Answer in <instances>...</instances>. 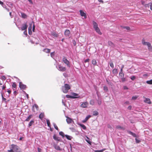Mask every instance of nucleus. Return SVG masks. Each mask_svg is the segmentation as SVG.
<instances>
[{"label":"nucleus","mask_w":152,"mask_h":152,"mask_svg":"<svg viewBox=\"0 0 152 152\" xmlns=\"http://www.w3.org/2000/svg\"><path fill=\"white\" fill-rule=\"evenodd\" d=\"M56 67L59 71H61L64 72L66 70V68L65 67H63L60 65L56 66Z\"/></svg>","instance_id":"3"},{"label":"nucleus","mask_w":152,"mask_h":152,"mask_svg":"<svg viewBox=\"0 0 152 152\" xmlns=\"http://www.w3.org/2000/svg\"><path fill=\"white\" fill-rule=\"evenodd\" d=\"M130 78L132 80H134L136 79V77L135 76H132L130 77Z\"/></svg>","instance_id":"47"},{"label":"nucleus","mask_w":152,"mask_h":152,"mask_svg":"<svg viewBox=\"0 0 152 152\" xmlns=\"http://www.w3.org/2000/svg\"><path fill=\"white\" fill-rule=\"evenodd\" d=\"M34 123V121L33 120H31L30 121V122L29 123L28 126V127H30L31 126L32 124Z\"/></svg>","instance_id":"34"},{"label":"nucleus","mask_w":152,"mask_h":152,"mask_svg":"<svg viewBox=\"0 0 152 152\" xmlns=\"http://www.w3.org/2000/svg\"><path fill=\"white\" fill-rule=\"evenodd\" d=\"M33 107L36 108L37 109L38 108V106L36 104H34L33 106Z\"/></svg>","instance_id":"56"},{"label":"nucleus","mask_w":152,"mask_h":152,"mask_svg":"<svg viewBox=\"0 0 152 152\" xmlns=\"http://www.w3.org/2000/svg\"><path fill=\"white\" fill-rule=\"evenodd\" d=\"M53 147L57 151H61L62 149L61 148L60 146L57 144H55L53 145Z\"/></svg>","instance_id":"9"},{"label":"nucleus","mask_w":152,"mask_h":152,"mask_svg":"<svg viewBox=\"0 0 152 152\" xmlns=\"http://www.w3.org/2000/svg\"><path fill=\"white\" fill-rule=\"evenodd\" d=\"M150 9L152 11V3H150Z\"/></svg>","instance_id":"61"},{"label":"nucleus","mask_w":152,"mask_h":152,"mask_svg":"<svg viewBox=\"0 0 152 152\" xmlns=\"http://www.w3.org/2000/svg\"><path fill=\"white\" fill-rule=\"evenodd\" d=\"M144 102L149 104H151V101L150 99L148 98H146L144 100Z\"/></svg>","instance_id":"15"},{"label":"nucleus","mask_w":152,"mask_h":152,"mask_svg":"<svg viewBox=\"0 0 152 152\" xmlns=\"http://www.w3.org/2000/svg\"><path fill=\"white\" fill-rule=\"evenodd\" d=\"M103 89L105 92H107L108 91V88L106 86H104Z\"/></svg>","instance_id":"33"},{"label":"nucleus","mask_w":152,"mask_h":152,"mask_svg":"<svg viewBox=\"0 0 152 152\" xmlns=\"http://www.w3.org/2000/svg\"><path fill=\"white\" fill-rule=\"evenodd\" d=\"M62 61L65 64L67 65V66L70 67L69 62L65 57H64L63 58Z\"/></svg>","instance_id":"5"},{"label":"nucleus","mask_w":152,"mask_h":152,"mask_svg":"<svg viewBox=\"0 0 152 152\" xmlns=\"http://www.w3.org/2000/svg\"><path fill=\"white\" fill-rule=\"evenodd\" d=\"M11 148L13 149L14 152H20L18 146L16 145L12 144L11 145Z\"/></svg>","instance_id":"2"},{"label":"nucleus","mask_w":152,"mask_h":152,"mask_svg":"<svg viewBox=\"0 0 152 152\" xmlns=\"http://www.w3.org/2000/svg\"><path fill=\"white\" fill-rule=\"evenodd\" d=\"M70 86L67 84H65L64 86L62 87V91L64 93H67L68 90L70 89Z\"/></svg>","instance_id":"1"},{"label":"nucleus","mask_w":152,"mask_h":152,"mask_svg":"<svg viewBox=\"0 0 152 152\" xmlns=\"http://www.w3.org/2000/svg\"><path fill=\"white\" fill-rule=\"evenodd\" d=\"M110 65L111 67H112V68H113L114 65H113V63L112 62H110Z\"/></svg>","instance_id":"50"},{"label":"nucleus","mask_w":152,"mask_h":152,"mask_svg":"<svg viewBox=\"0 0 152 152\" xmlns=\"http://www.w3.org/2000/svg\"><path fill=\"white\" fill-rule=\"evenodd\" d=\"M53 139L56 141H60L61 140L60 138L59 137H57L55 134H54L53 136Z\"/></svg>","instance_id":"16"},{"label":"nucleus","mask_w":152,"mask_h":152,"mask_svg":"<svg viewBox=\"0 0 152 152\" xmlns=\"http://www.w3.org/2000/svg\"><path fill=\"white\" fill-rule=\"evenodd\" d=\"M59 135L62 136L63 138L64 137V136H65V135H64V133L62 132H59Z\"/></svg>","instance_id":"38"},{"label":"nucleus","mask_w":152,"mask_h":152,"mask_svg":"<svg viewBox=\"0 0 152 152\" xmlns=\"http://www.w3.org/2000/svg\"><path fill=\"white\" fill-rule=\"evenodd\" d=\"M116 128L121 130H124L125 129V128L123 126H121L119 125H118L116 126Z\"/></svg>","instance_id":"14"},{"label":"nucleus","mask_w":152,"mask_h":152,"mask_svg":"<svg viewBox=\"0 0 152 152\" xmlns=\"http://www.w3.org/2000/svg\"><path fill=\"white\" fill-rule=\"evenodd\" d=\"M53 125L54 126V128L57 130H58V129L56 125V124L55 123H53Z\"/></svg>","instance_id":"46"},{"label":"nucleus","mask_w":152,"mask_h":152,"mask_svg":"<svg viewBox=\"0 0 152 152\" xmlns=\"http://www.w3.org/2000/svg\"><path fill=\"white\" fill-rule=\"evenodd\" d=\"M32 23H33V28H32V31H33V32H34L35 30V26L34 24V22L33 21Z\"/></svg>","instance_id":"48"},{"label":"nucleus","mask_w":152,"mask_h":152,"mask_svg":"<svg viewBox=\"0 0 152 152\" xmlns=\"http://www.w3.org/2000/svg\"><path fill=\"white\" fill-rule=\"evenodd\" d=\"M87 139H86V141L89 144L91 145V142L89 140L90 139L88 137H87Z\"/></svg>","instance_id":"39"},{"label":"nucleus","mask_w":152,"mask_h":152,"mask_svg":"<svg viewBox=\"0 0 152 152\" xmlns=\"http://www.w3.org/2000/svg\"><path fill=\"white\" fill-rule=\"evenodd\" d=\"M21 16L22 18H26L27 17V15L25 13L23 12H21Z\"/></svg>","instance_id":"26"},{"label":"nucleus","mask_w":152,"mask_h":152,"mask_svg":"<svg viewBox=\"0 0 152 152\" xmlns=\"http://www.w3.org/2000/svg\"><path fill=\"white\" fill-rule=\"evenodd\" d=\"M27 28V25L26 23L23 25V26L21 27V30L23 31L26 29Z\"/></svg>","instance_id":"23"},{"label":"nucleus","mask_w":152,"mask_h":152,"mask_svg":"<svg viewBox=\"0 0 152 152\" xmlns=\"http://www.w3.org/2000/svg\"><path fill=\"white\" fill-rule=\"evenodd\" d=\"M28 34L30 35H31L32 33L31 31H28Z\"/></svg>","instance_id":"63"},{"label":"nucleus","mask_w":152,"mask_h":152,"mask_svg":"<svg viewBox=\"0 0 152 152\" xmlns=\"http://www.w3.org/2000/svg\"><path fill=\"white\" fill-rule=\"evenodd\" d=\"M32 27L31 26H29L28 28V31H31Z\"/></svg>","instance_id":"59"},{"label":"nucleus","mask_w":152,"mask_h":152,"mask_svg":"<svg viewBox=\"0 0 152 152\" xmlns=\"http://www.w3.org/2000/svg\"><path fill=\"white\" fill-rule=\"evenodd\" d=\"M37 150L38 152H41V149L39 148H37Z\"/></svg>","instance_id":"62"},{"label":"nucleus","mask_w":152,"mask_h":152,"mask_svg":"<svg viewBox=\"0 0 152 152\" xmlns=\"http://www.w3.org/2000/svg\"><path fill=\"white\" fill-rule=\"evenodd\" d=\"M108 44L109 46H110L113 47H114V44L111 41H108Z\"/></svg>","instance_id":"27"},{"label":"nucleus","mask_w":152,"mask_h":152,"mask_svg":"<svg viewBox=\"0 0 152 152\" xmlns=\"http://www.w3.org/2000/svg\"><path fill=\"white\" fill-rule=\"evenodd\" d=\"M105 150V149H103L102 150H95V152H103Z\"/></svg>","instance_id":"44"},{"label":"nucleus","mask_w":152,"mask_h":152,"mask_svg":"<svg viewBox=\"0 0 152 152\" xmlns=\"http://www.w3.org/2000/svg\"><path fill=\"white\" fill-rule=\"evenodd\" d=\"M72 98H80V96H79L78 94L75 93H73L72 94Z\"/></svg>","instance_id":"11"},{"label":"nucleus","mask_w":152,"mask_h":152,"mask_svg":"<svg viewBox=\"0 0 152 152\" xmlns=\"http://www.w3.org/2000/svg\"><path fill=\"white\" fill-rule=\"evenodd\" d=\"M93 24L94 29L98 27L97 23L94 21H93Z\"/></svg>","instance_id":"19"},{"label":"nucleus","mask_w":152,"mask_h":152,"mask_svg":"<svg viewBox=\"0 0 152 152\" xmlns=\"http://www.w3.org/2000/svg\"><path fill=\"white\" fill-rule=\"evenodd\" d=\"M70 31L68 29H66L64 32V34L66 37H68L70 35Z\"/></svg>","instance_id":"13"},{"label":"nucleus","mask_w":152,"mask_h":152,"mask_svg":"<svg viewBox=\"0 0 152 152\" xmlns=\"http://www.w3.org/2000/svg\"><path fill=\"white\" fill-rule=\"evenodd\" d=\"M97 103L99 105H100L102 103V101L101 99H98L97 100Z\"/></svg>","instance_id":"42"},{"label":"nucleus","mask_w":152,"mask_h":152,"mask_svg":"<svg viewBox=\"0 0 152 152\" xmlns=\"http://www.w3.org/2000/svg\"><path fill=\"white\" fill-rule=\"evenodd\" d=\"M1 96L2 98V100L3 101L7 103V102H9V100H8L7 101H6V99L5 98H4L3 96V94H1Z\"/></svg>","instance_id":"30"},{"label":"nucleus","mask_w":152,"mask_h":152,"mask_svg":"<svg viewBox=\"0 0 152 152\" xmlns=\"http://www.w3.org/2000/svg\"><path fill=\"white\" fill-rule=\"evenodd\" d=\"M94 30L99 34L101 35L102 34V33L101 32L100 30L99 27L94 29Z\"/></svg>","instance_id":"17"},{"label":"nucleus","mask_w":152,"mask_h":152,"mask_svg":"<svg viewBox=\"0 0 152 152\" xmlns=\"http://www.w3.org/2000/svg\"><path fill=\"white\" fill-rule=\"evenodd\" d=\"M42 51L45 53H50V50L48 48H45Z\"/></svg>","instance_id":"22"},{"label":"nucleus","mask_w":152,"mask_h":152,"mask_svg":"<svg viewBox=\"0 0 152 152\" xmlns=\"http://www.w3.org/2000/svg\"><path fill=\"white\" fill-rule=\"evenodd\" d=\"M127 132L129 134L132 135L133 137H137V135L135 133H134L129 130H127Z\"/></svg>","instance_id":"12"},{"label":"nucleus","mask_w":152,"mask_h":152,"mask_svg":"<svg viewBox=\"0 0 152 152\" xmlns=\"http://www.w3.org/2000/svg\"><path fill=\"white\" fill-rule=\"evenodd\" d=\"M124 89L125 90H127L128 89V88L126 86H124Z\"/></svg>","instance_id":"60"},{"label":"nucleus","mask_w":152,"mask_h":152,"mask_svg":"<svg viewBox=\"0 0 152 152\" xmlns=\"http://www.w3.org/2000/svg\"><path fill=\"white\" fill-rule=\"evenodd\" d=\"M51 34L52 36L55 37H58V34L55 32H52Z\"/></svg>","instance_id":"21"},{"label":"nucleus","mask_w":152,"mask_h":152,"mask_svg":"<svg viewBox=\"0 0 152 152\" xmlns=\"http://www.w3.org/2000/svg\"><path fill=\"white\" fill-rule=\"evenodd\" d=\"M32 116V115H29L28 117L25 120V121H29L30 119L31 118Z\"/></svg>","instance_id":"32"},{"label":"nucleus","mask_w":152,"mask_h":152,"mask_svg":"<svg viewBox=\"0 0 152 152\" xmlns=\"http://www.w3.org/2000/svg\"><path fill=\"white\" fill-rule=\"evenodd\" d=\"M90 104L92 105H94V100L92 99L90 101Z\"/></svg>","instance_id":"41"},{"label":"nucleus","mask_w":152,"mask_h":152,"mask_svg":"<svg viewBox=\"0 0 152 152\" xmlns=\"http://www.w3.org/2000/svg\"><path fill=\"white\" fill-rule=\"evenodd\" d=\"M80 12L81 16L82 17H84V18L86 19L87 18L86 13L84 12L82 10H80Z\"/></svg>","instance_id":"10"},{"label":"nucleus","mask_w":152,"mask_h":152,"mask_svg":"<svg viewBox=\"0 0 152 152\" xmlns=\"http://www.w3.org/2000/svg\"><path fill=\"white\" fill-rule=\"evenodd\" d=\"M46 122L48 126L49 127H50L51 125L49 120L48 119H47Z\"/></svg>","instance_id":"31"},{"label":"nucleus","mask_w":152,"mask_h":152,"mask_svg":"<svg viewBox=\"0 0 152 152\" xmlns=\"http://www.w3.org/2000/svg\"><path fill=\"white\" fill-rule=\"evenodd\" d=\"M8 152H14V151H13V149H12L11 148V149L10 150H8Z\"/></svg>","instance_id":"58"},{"label":"nucleus","mask_w":152,"mask_h":152,"mask_svg":"<svg viewBox=\"0 0 152 152\" xmlns=\"http://www.w3.org/2000/svg\"><path fill=\"white\" fill-rule=\"evenodd\" d=\"M150 3H148V4H146L145 5V7H150Z\"/></svg>","instance_id":"54"},{"label":"nucleus","mask_w":152,"mask_h":152,"mask_svg":"<svg viewBox=\"0 0 152 152\" xmlns=\"http://www.w3.org/2000/svg\"><path fill=\"white\" fill-rule=\"evenodd\" d=\"M128 109L129 110H131L132 109V106H129L128 107Z\"/></svg>","instance_id":"64"},{"label":"nucleus","mask_w":152,"mask_h":152,"mask_svg":"<svg viewBox=\"0 0 152 152\" xmlns=\"http://www.w3.org/2000/svg\"><path fill=\"white\" fill-rule=\"evenodd\" d=\"M66 117L67 118L66 120L68 124H70L72 122H74L73 121L71 118L68 116H66Z\"/></svg>","instance_id":"8"},{"label":"nucleus","mask_w":152,"mask_h":152,"mask_svg":"<svg viewBox=\"0 0 152 152\" xmlns=\"http://www.w3.org/2000/svg\"><path fill=\"white\" fill-rule=\"evenodd\" d=\"M123 28L126 29L127 30H129L130 29V28L128 26H123Z\"/></svg>","instance_id":"49"},{"label":"nucleus","mask_w":152,"mask_h":152,"mask_svg":"<svg viewBox=\"0 0 152 152\" xmlns=\"http://www.w3.org/2000/svg\"><path fill=\"white\" fill-rule=\"evenodd\" d=\"M99 114V113L98 112L96 111H94L93 112V115L94 116H96L98 115Z\"/></svg>","instance_id":"36"},{"label":"nucleus","mask_w":152,"mask_h":152,"mask_svg":"<svg viewBox=\"0 0 152 152\" xmlns=\"http://www.w3.org/2000/svg\"><path fill=\"white\" fill-rule=\"evenodd\" d=\"M1 79L2 80H6V77H5V76H3L2 77H1Z\"/></svg>","instance_id":"55"},{"label":"nucleus","mask_w":152,"mask_h":152,"mask_svg":"<svg viewBox=\"0 0 152 152\" xmlns=\"http://www.w3.org/2000/svg\"><path fill=\"white\" fill-rule=\"evenodd\" d=\"M44 116V113H41L39 116V118L40 119H42L43 118Z\"/></svg>","instance_id":"35"},{"label":"nucleus","mask_w":152,"mask_h":152,"mask_svg":"<svg viewBox=\"0 0 152 152\" xmlns=\"http://www.w3.org/2000/svg\"><path fill=\"white\" fill-rule=\"evenodd\" d=\"M92 64L94 65V66H96L97 65V62L96 61V60L95 59H93L92 60Z\"/></svg>","instance_id":"24"},{"label":"nucleus","mask_w":152,"mask_h":152,"mask_svg":"<svg viewBox=\"0 0 152 152\" xmlns=\"http://www.w3.org/2000/svg\"><path fill=\"white\" fill-rule=\"evenodd\" d=\"M89 61V58H87L85 60L84 62L85 63L88 62Z\"/></svg>","instance_id":"57"},{"label":"nucleus","mask_w":152,"mask_h":152,"mask_svg":"<svg viewBox=\"0 0 152 152\" xmlns=\"http://www.w3.org/2000/svg\"><path fill=\"white\" fill-rule=\"evenodd\" d=\"M66 98H72V95L71 96V95H66Z\"/></svg>","instance_id":"53"},{"label":"nucleus","mask_w":152,"mask_h":152,"mask_svg":"<svg viewBox=\"0 0 152 152\" xmlns=\"http://www.w3.org/2000/svg\"><path fill=\"white\" fill-rule=\"evenodd\" d=\"M148 50L150 51H152V46H151V43H148Z\"/></svg>","instance_id":"25"},{"label":"nucleus","mask_w":152,"mask_h":152,"mask_svg":"<svg viewBox=\"0 0 152 152\" xmlns=\"http://www.w3.org/2000/svg\"><path fill=\"white\" fill-rule=\"evenodd\" d=\"M19 86L21 89H25L26 88V86L23 84L21 82L19 83Z\"/></svg>","instance_id":"6"},{"label":"nucleus","mask_w":152,"mask_h":152,"mask_svg":"<svg viewBox=\"0 0 152 152\" xmlns=\"http://www.w3.org/2000/svg\"><path fill=\"white\" fill-rule=\"evenodd\" d=\"M65 136L67 139L69 140H71V139L72 138V137L71 136H69L67 134L65 135Z\"/></svg>","instance_id":"29"},{"label":"nucleus","mask_w":152,"mask_h":152,"mask_svg":"<svg viewBox=\"0 0 152 152\" xmlns=\"http://www.w3.org/2000/svg\"><path fill=\"white\" fill-rule=\"evenodd\" d=\"M80 126L83 129L85 130L86 129V127L83 124H80Z\"/></svg>","instance_id":"37"},{"label":"nucleus","mask_w":152,"mask_h":152,"mask_svg":"<svg viewBox=\"0 0 152 152\" xmlns=\"http://www.w3.org/2000/svg\"><path fill=\"white\" fill-rule=\"evenodd\" d=\"M88 104V102H83L81 104L80 106L81 107L83 108H86Z\"/></svg>","instance_id":"7"},{"label":"nucleus","mask_w":152,"mask_h":152,"mask_svg":"<svg viewBox=\"0 0 152 152\" xmlns=\"http://www.w3.org/2000/svg\"><path fill=\"white\" fill-rule=\"evenodd\" d=\"M120 78L122 82H124L126 81V78L124 77V73H122L121 74L119 73Z\"/></svg>","instance_id":"4"},{"label":"nucleus","mask_w":152,"mask_h":152,"mask_svg":"<svg viewBox=\"0 0 152 152\" xmlns=\"http://www.w3.org/2000/svg\"><path fill=\"white\" fill-rule=\"evenodd\" d=\"M55 56V51L51 52L50 53V56L52 58H53Z\"/></svg>","instance_id":"45"},{"label":"nucleus","mask_w":152,"mask_h":152,"mask_svg":"<svg viewBox=\"0 0 152 152\" xmlns=\"http://www.w3.org/2000/svg\"><path fill=\"white\" fill-rule=\"evenodd\" d=\"M91 117V116L90 115H88L87 116H86L85 119L83 120L82 121V122L83 123H85L86 122V121Z\"/></svg>","instance_id":"18"},{"label":"nucleus","mask_w":152,"mask_h":152,"mask_svg":"<svg viewBox=\"0 0 152 152\" xmlns=\"http://www.w3.org/2000/svg\"><path fill=\"white\" fill-rule=\"evenodd\" d=\"M135 140L136 141V142L137 143H139L140 142V140H138L137 138H135Z\"/></svg>","instance_id":"52"},{"label":"nucleus","mask_w":152,"mask_h":152,"mask_svg":"<svg viewBox=\"0 0 152 152\" xmlns=\"http://www.w3.org/2000/svg\"><path fill=\"white\" fill-rule=\"evenodd\" d=\"M142 43L144 45H147V46L148 43H150V42H145L144 39H143L142 40Z\"/></svg>","instance_id":"28"},{"label":"nucleus","mask_w":152,"mask_h":152,"mask_svg":"<svg viewBox=\"0 0 152 152\" xmlns=\"http://www.w3.org/2000/svg\"><path fill=\"white\" fill-rule=\"evenodd\" d=\"M112 73L115 75H116L118 73V70L116 69H113Z\"/></svg>","instance_id":"20"},{"label":"nucleus","mask_w":152,"mask_h":152,"mask_svg":"<svg viewBox=\"0 0 152 152\" xmlns=\"http://www.w3.org/2000/svg\"><path fill=\"white\" fill-rule=\"evenodd\" d=\"M146 83L148 84H152V79L150 80L147 81Z\"/></svg>","instance_id":"40"},{"label":"nucleus","mask_w":152,"mask_h":152,"mask_svg":"<svg viewBox=\"0 0 152 152\" xmlns=\"http://www.w3.org/2000/svg\"><path fill=\"white\" fill-rule=\"evenodd\" d=\"M16 85L15 82H14L12 85V87L13 88H16Z\"/></svg>","instance_id":"43"},{"label":"nucleus","mask_w":152,"mask_h":152,"mask_svg":"<svg viewBox=\"0 0 152 152\" xmlns=\"http://www.w3.org/2000/svg\"><path fill=\"white\" fill-rule=\"evenodd\" d=\"M137 98V96H134L132 97V99L135 100H136Z\"/></svg>","instance_id":"51"}]
</instances>
